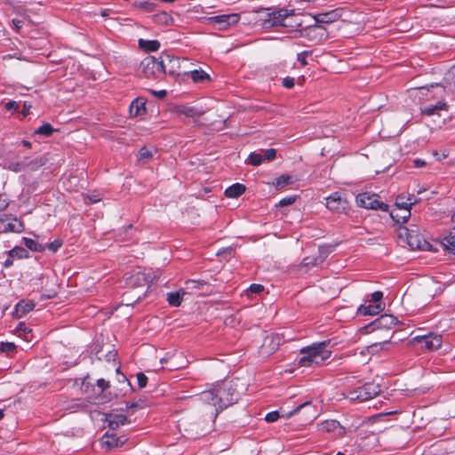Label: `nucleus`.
Instances as JSON below:
<instances>
[{
    "label": "nucleus",
    "mask_w": 455,
    "mask_h": 455,
    "mask_svg": "<svg viewBox=\"0 0 455 455\" xmlns=\"http://www.w3.org/2000/svg\"><path fill=\"white\" fill-rule=\"evenodd\" d=\"M9 205L8 196L6 194H0V212L4 211Z\"/></svg>",
    "instance_id": "obj_52"
},
{
    "label": "nucleus",
    "mask_w": 455,
    "mask_h": 455,
    "mask_svg": "<svg viewBox=\"0 0 455 455\" xmlns=\"http://www.w3.org/2000/svg\"><path fill=\"white\" fill-rule=\"evenodd\" d=\"M246 190V187L242 183H235L229 186L225 190V196L228 198H237L242 196Z\"/></svg>",
    "instance_id": "obj_24"
},
{
    "label": "nucleus",
    "mask_w": 455,
    "mask_h": 455,
    "mask_svg": "<svg viewBox=\"0 0 455 455\" xmlns=\"http://www.w3.org/2000/svg\"><path fill=\"white\" fill-rule=\"evenodd\" d=\"M107 420L110 429H116L120 426H124L130 422L126 415L115 413L108 414Z\"/></svg>",
    "instance_id": "obj_20"
},
{
    "label": "nucleus",
    "mask_w": 455,
    "mask_h": 455,
    "mask_svg": "<svg viewBox=\"0 0 455 455\" xmlns=\"http://www.w3.org/2000/svg\"><path fill=\"white\" fill-rule=\"evenodd\" d=\"M139 7L147 12H153L156 8V4L150 1H144L139 4Z\"/></svg>",
    "instance_id": "obj_47"
},
{
    "label": "nucleus",
    "mask_w": 455,
    "mask_h": 455,
    "mask_svg": "<svg viewBox=\"0 0 455 455\" xmlns=\"http://www.w3.org/2000/svg\"><path fill=\"white\" fill-rule=\"evenodd\" d=\"M407 244L413 250L418 249L421 251H431L432 245L424 239H421L420 235L416 230H412L410 236L408 237Z\"/></svg>",
    "instance_id": "obj_16"
},
{
    "label": "nucleus",
    "mask_w": 455,
    "mask_h": 455,
    "mask_svg": "<svg viewBox=\"0 0 455 455\" xmlns=\"http://www.w3.org/2000/svg\"><path fill=\"white\" fill-rule=\"evenodd\" d=\"M63 244V241L61 239H55L53 242L44 245L45 248H48L52 252H56Z\"/></svg>",
    "instance_id": "obj_46"
},
{
    "label": "nucleus",
    "mask_w": 455,
    "mask_h": 455,
    "mask_svg": "<svg viewBox=\"0 0 455 455\" xmlns=\"http://www.w3.org/2000/svg\"><path fill=\"white\" fill-rule=\"evenodd\" d=\"M239 20V13L220 14L208 18L209 24L213 25L220 30H226L231 25L238 23Z\"/></svg>",
    "instance_id": "obj_10"
},
{
    "label": "nucleus",
    "mask_w": 455,
    "mask_h": 455,
    "mask_svg": "<svg viewBox=\"0 0 455 455\" xmlns=\"http://www.w3.org/2000/svg\"><path fill=\"white\" fill-rule=\"evenodd\" d=\"M152 93L156 95L158 98H164L167 94L166 91L165 90H161V91H158V92H156V91H152Z\"/></svg>",
    "instance_id": "obj_62"
},
{
    "label": "nucleus",
    "mask_w": 455,
    "mask_h": 455,
    "mask_svg": "<svg viewBox=\"0 0 455 455\" xmlns=\"http://www.w3.org/2000/svg\"><path fill=\"white\" fill-rule=\"evenodd\" d=\"M263 290L264 286L259 283H252L249 287V291L251 293H260L261 291H263Z\"/></svg>",
    "instance_id": "obj_55"
},
{
    "label": "nucleus",
    "mask_w": 455,
    "mask_h": 455,
    "mask_svg": "<svg viewBox=\"0 0 455 455\" xmlns=\"http://www.w3.org/2000/svg\"><path fill=\"white\" fill-rule=\"evenodd\" d=\"M415 345L419 346L427 351H434L441 347L443 343L442 335L427 332L424 335H417L412 339Z\"/></svg>",
    "instance_id": "obj_8"
},
{
    "label": "nucleus",
    "mask_w": 455,
    "mask_h": 455,
    "mask_svg": "<svg viewBox=\"0 0 455 455\" xmlns=\"http://www.w3.org/2000/svg\"><path fill=\"white\" fill-rule=\"evenodd\" d=\"M205 285H207V283L204 280H188L186 282L187 289L191 290H199Z\"/></svg>",
    "instance_id": "obj_39"
},
{
    "label": "nucleus",
    "mask_w": 455,
    "mask_h": 455,
    "mask_svg": "<svg viewBox=\"0 0 455 455\" xmlns=\"http://www.w3.org/2000/svg\"><path fill=\"white\" fill-rule=\"evenodd\" d=\"M385 304H373L369 302L368 305L362 304L357 308V314L362 315H376L383 311Z\"/></svg>",
    "instance_id": "obj_18"
},
{
    "label": "nucleus",
    "mask_w": 455,
    "mask_h": 455,
    "mask_svg": "<svg viewBox=\"0 0 455 455\" xmlns=\"http://www.w3.org/2000/svg\"><path fill=\"white\" fill-rule=\"evenodd\" d=\"M131 294H132V291H127L126 292L124 293V300H125L127 302L126 303L127 305L134 304V303L140 301L143 298H145V296L147 294V291L137 294L135 296L136 298L134 299H132L133 298H132Z\"/></svg>",
    "instance_id": "obj_37"
},
{
    "label": "nucleus",
    "mask_w": 455,
    "mask_h": 455,
    "mask_svg": "<svg viewBox=\"0 0 455 455\" xmlns=\"http://www.w3.org/2000/svg\"><path fill=\"white\" fill-rule=\"evenodd\" d=\"M153 157L152 152L148 149L146 147H143L139 151V160L143 162H148Z\"/></svg>",
    "instance_id": "obj_41"
},
{
    "label": "nucleus",
    "mask_w": 455,
    "mask_h": 455,
    "mask_svg": "<svg viewBox=\"0 0 455 455\" xmlns=\"http://www.w3.org/2000/svg\"><path fill=\"white\" fill-rule=\"evenodd\" d=\"M282 84L287 89H291L295 85V80L293 77L286 76L283 79Z\"/></svg>",
    "instance_id": "obj_51"
},
{
    "label": "nucleus",
    "mask_w": 455,
    "mask_h": 455,
    "mask_svg": "<svg viewBox=\"0 0 455 455\" xmlns=\"http://www.w3.org/2000/svg\"><path fill=\"white\" fill-rule=\"evenodd\" d=\"M176 112L179 115H183L188 117L198 116V113L194 107L180 106L176 108Z\"/></svg>",
    "instance_id": "obj_36"
},
{
    "label": "nucleus",
    "mask_w": 455,
    "mask_h": 455,
    "mask_svg": "<svg viewBox=\"0 0 455 455\" xmlns=\"http://www.w3.org/2000/svg\"><path fill=\"white\" fill-rule=\"evenodd\" d=\"M17 330H20V331H25V332H26V331H28V332H30V331H31V330H28V329L26 327V325H25V323H20L18 324Z\"/></svg>",
    "instance_id": "obj_64"
},
{
    "label": "nucleus",
    "mask_w": 455,
    "mask_h": 455,
    "mask_svg": "<svg viewBox=\"0 0 455 455\" xmlns=\"http://www.w3.org/2000/svg\"><path fill=\"white\" fill-rule=\"evenodd\" d=\"M56 130L49 123L43 124L40 127L35 130L34 133L42 135L44 137H50Z\"/></svg>",
    "instance_id": "obj_35"
},
{
    "label": "nucleus",
    "mask_w": 455,
    "mask_h": 455,
    "mask_svg": "<svg viewBox=\"0 0 455 455\" xmlns=\"http://www.w3.org/2000/svg\"><path fill=\"white\" fill-rule=\"evenodd\" d=\"M12 25L15 28L17 32H19L20 29L23 26V21L21 20H18V19H12Z\"/></svg>",
    "instance_id": "obj_59"
},
{
    "label": "nucleus",
    "mask_w": 455,
    "mask_h": 455,
    "mask_svg": "<svg viewBox=\"0 0 455 455\" xmlns=\"http://www.w3.org/2000/svg\"><path fill=\"white\" fill-rule=\"evenodd\" d=\"M48 159L45 156H36L33 159L25 158L21 163H18L15 171H21L22 169L28 168L31 171H36L40 167L46 164Z\"/></svg>",
    "instance_id": "obj_15"
},
{
    "label": "nucleus",
    "mask_w": 455,
    "mask_h": 455,
    "mask_svg": "<svg viewBox=\"0 0 455 455\" xmlns=\"http://www.w3.org/2000/svg\"><path fill=\"white\" fill-rule=\"evenodd\" d=\"M338 18L339 14L336 10L328 12L318 13L317 15L315 16V20L317 23L323 24L332 23L335 20H337Z\"/></svg>",
    "instance_id": "obj_27"
},
{
    "label": "nucleus",
    "mask_w": 455,
    "mask_h": 455,
    "mask_svg": "<svg viewBox=\"0 0 455 455\" xmlns=\"http://www.w3.org/2000/svg\"><path fill=\"white\" fill-rule=\"evenodd\" d=\"M413 229H409L408 228L399 225L397 226L398 237L405 242L408 241V237L410 236L411 231Z\"/></svg>",
    "instance_id": "obj_40"
},
{
    "label": "nucleus",
    "mask_w": 455,
    "mask_h": 455,
    "mask_svg": "<svg viewBox=\"0 0 455 455\" xmlns=\"http://www.w3.org/2000/svg\"><path fill=\"white\" fill-rule=\"evenodd\" d=\"M295 179L289 174H282L279 177L275 178L273 181V185L275 189L280 190L284 187L291 185L295 182Z\"/></svg>",
    "instance_id": "obj_30"
},
{
    "label": "nucleus",
    "mask_w": 455,
    "mask_h": 455,
    "mask_svg": "<svg viewBox=\"0 0 455 455\" xmlns=\"http://www.w3.org/2000/svg\"><path fill=\"white\" fill-rule=\"evenodd\" d=\"M160 59L162 60L163 62H165V64H164L165 69V76H180V60L179 57H176L168 52H162L160 55Z\"/></svg>",
    "instance_id": "obj_11"
},
{
    "label": "nucleus",
    "mask_w": 455,
    "mask_h": 455,
    "mask_svg": "<svg viewBox=\"0 0 455 455\" xmlns=\"http://www.w3.org/2000/svg\"><path fill=\"white\" fill-rule=\"evenodd\" d=\"M97 387L100 388L101 392L105 391L106 389L110 387L109 381L104 379H99L97 380Z\"/></svg>",
    "instance_id": "obj_53"
},
{
    "label": "nucleus",
    "mask_w": 455,
    "mask_h": 455,
    "mask_svg": "<svg viewBox=\"0 0 455 455\" xmlns=\"http://www.w3.org/2000/svg\"><path fill=\"white\" fill-rule=\"evenodd\" d=\"M296 199H297V196H291L284 197V198L281 199L278 202V204H276V206L284 207V206L291 205L295 203Z\"/></svg>",
    "instance_id": "obj_44"
},
{
    "label": "nucleus",
    "mask_w": 455,
    "mask_h": 455,
    "mask_svg": "<svg viewBox=\"0 0 455 455\" xmlns=\"http://www.w3.org/2000/svg\"><path fill=\"white\" fill-rule=\"evenodd\" d=\"M185 294L184 291L180 290L178 291L168 292L166 300L169 305L172 307H179L180 306L183 300V295Z\"/></svg>",
    "instance_id": "obj_31"
},
{
    "label": "nucleus",
    "mask_w": 455,
    "mask_h": 455,
    "mask_svg": "<svg viewBox=\"0 0 455 455\" xmlns=\"http://www.w3.org/2000/svg\"><path fill=\"white\" fill-rule=\"evenodd\" d=\"M279 418H280L279 412L277 411H273L268 412L266 415L265 419L269 423H273V422H275Z\"/></svg>",
    "instance_id": "obj_50"
},
{
    "label": "nucleus",
    "mask_w": 455,
    "mask_h": 455,
    "mask_svg": "<svg viewBox=\"0 0 455 455\" xmlns=\"http://www.w3.org/2000/svg\"><path fill=\"white\" fill-rule=\"evenodd\" d=\"M156 275H152L151 273H145L141 271H137L132 274H131L125 280L126 286L130 291H132V290L138 289V288H144L145 286H148V288L150 287V283H153ZM148 289L146 291H148Z\"/></svg>",
    "instance_id": "obj_6"
},
{
    "label": "nucleus",
    "mask_w": 455,
    "mask_h": 455,
    "mask_svg": "<svg viewBox=\"0 0 455 455\" xmlns=\"http://www.w3.org/2000/svg\"><path fill=\"white\" fill-rule=\"evenodd\" d=\"M191 77L194 83L205 84L211 81V76L203 69H195L190 72H186Z\"/></svg>",
    "instance_id": "obj_23"
},
{
    "label": "nucleus",
    "mask_w": 455,
    "mask_h": 455,
    "mask_svg": "<svg viewBox=\"0 0 455 455\" xmlns=\"http://www.w3.org/2000/svg\"><path fill=\"white\" fill-rule=\"evenodd\" d=\"M324 259L325 256H323L321 252L317 256H307L302 259L300 267H304L309 269L313 267H316L322 264L324 261Z\"/></svg>",
    "instance_id": "obj_26"
},
{
    "label": "nucleus",
    "mask_w": 455,
    "mask_h": 455,
    "mask_svg": "<svg viewBox=\"0 0 455 455\" xmlns=\"http://www.w3.org/2000/svg\"><path fill=\"white\" fill-rule=\"evenodd\" d=\"M311 54L310 52H307V51H304V52H301L299 53H298L297 55V60L299 62H300V64L305 67L307 65V58Z\"/></svg>",
    "instance_id": "obj_48"
},
{
    "label": "nucleus",
    "mask_w": 455,
    "mask_h": 455,
    "mask_svg": "<svg viewBox=\"0 0 455 455\" xmlns=\"http://www.w3.org/2000/svg\"><path fill=\"white\" fill-rule=\"evenodd\" d=\"M12 259L13 258H10V255L8 254V258L4 262V266L5 267H10L11 266H12V264H13Z\"/></svg>",
    "instance_id": "obj_63"
},
{
    "label": "nucleus",
    "mask_w": 455,
    "mask_h": 455,
    "mask_svg": "<svg viewBox=\"0 0 455 455\" xmlns=\"http://www.w3.org/2000/svg\"><path fill=\"white\" fill-rule=\"evenodd\" d=\"M414 197L413 195H408V196H405L403 195H399L395 200V205L397 206L399 211H411V208L412 205L416 204L419 200L414 199L412 201V198Z\"/></svg>",
    "instance_id": "obj_19"
},
{
    "label": "nucleus",
    "mask_w": 455,
    "mask_h": 455,
    "mask_svg": "<svg viewBox=\"0 0 455 455\" xmlns=\"http://www.w3.org/2000/svg\"><path fill=\"white\" fill-rule=\"evenodd\" d=\"M447 109V104L443 101H438L435 105H428L421 108V113L427 116H434L440 110Z\"/></svg>",
    "instance_id": "obj_29"
},
{
    "label": "nucleus",
    "mask_w": 455,
    "mask_h": 455,
    "mask_svg": "<svg viewBox=\"0 0 455 455\" xmlns=\"http://www.w3.org/2000/svg\"><path fill=\"white\" fill-rule=\"evenodd\" d=\"M129 111L132 116L146 114V102L141 98L133 100L130 105Z\"/></svg>",
    "instance_id": "obj_22"
},
{
    "label": "nucleus",
    "mask_w": 455,
    "mask_h": 455,
    "mask_svg": "<svg viewBox=\"0 0 455 455\" xmlns=\"http://www.w3.org/2000/svg\"><path fill=\"white\" fill-rule=\"evenodd\" d=\"M106 438L107 440L104 441V444L108 449H112L118 446V437H116L115 435H107Z\"/></svg>",
    "instance_id": "obj_43"
},
{
    "label": "nucleus",
    "mask_w": 455,
    "mask_h": 455,
    "mask_svg": "<svg viewBox=\"0 0 455 455\" xmlns=\"http://www.w3.org/2000/svg\"><path fill=\"white\" fill-rule=\"evenodd\" d=\"M258 12L262 13L259 22V25L265 29L278 27L282 17L286 15V9H278L269 12L268 9L261 8Z\"/></svg>",
    "instance_id": "obj_7"
},
{
    "label": "nucleus",
    "mask_w": 455,
    "mask_h": 455,
    "mask_svg": "<svg viewBox=\"0 0 455 455\" xmlns=\"http://www.w3.org/2000/svg\"><path fill=\"white\" fill-rule=\"evenodd\" d=\"M319 430L323 433H330L335 438L343 437L346 435V427L336 419H327L319 424Z\"/></svg>",
    "instance_id": "obj_12"
},
{
    "label": "nucleus",
    "mask_w": 455,
    "mask_h": 455,
    "mask_svg": "<svg viewBox=\"0 0 455 455\" xmlns=\"http://www.w3.org/2000/svg\"><path fill=\"white\" fill-rule=\"evenodd\" d=\"M8 254L10 255V258L18 259H27L29 256L28 250L20 246H15L9 251Z\"/></svg>",
    "instance_id": "obj_34"
},
{
    "label": "nucleus",
    "mask_w": 455,
    "mask_h": 455,
    "mask_svg": "<svg viewBox=\"0 0 455 455\" xmlns=\"http://www.w3.org/2000/svg\"><path fill=\"white\" fill-rule=\"evenodd\" d=\"M35 307L36 303L33 300L20 299L14 307L12 316L17 319L21 318L33 311Z\"/></svg>",
    "instance_id": "obj_17"
},
{
    "label": "nucleus",
    "mask_w": 455,
    "mask_h": 455,
    "mask_svg": "<svg viewBox=\"0 0 455 455\" xmlns=\"http://www.w3.org/2000/svg\"><path fill=\"white\" fill-rule=\"evenodd\" d=\"M200 400L215 407L214 417L238 401L236 383L233 379L217 382L212 388L201 393Z\"/></svg>",
    "instance_id": "obj_1"
},
{
    "label": "nucleus",
    "mask_w": 455,
    "mask_h": 455,
    "mask_svg": "<svg viewBox=\"0 0 455 455\" xmlns=\"http://www.w3.org/2000/svg\"><path fill=\"white\" fill-rule=\"evenodd\" d=\"M165 62L153 56L143 59L140 64V69L144 77L152 80H162L165 76Z\"/></svg>",
    "instance_id": "obj_3"
},
{
    "label": "nucleus",
    "mask_w": 455,
    "mask_h": 455,
    "mask_svg": "<svg viewBox=\"0 0 455 455\" xmlns=\"http://www.w3.org/2000/svg\"><path fill=\"white\" fill-rule=\"evenodd\" d=\"M301 357L298 361L300 367H315L323 363L330 358L331 352L326 349V342L314 343L299 350Z\"/></svg>",
    "instance_id": "obj_2"
},
{
    "label": "nucleus",
    "mask_w": 455,
    "mask_h": 455,
    "mask_svg": "<svg viewBox=\"0 0 455 455\" xmlns=\"http://www.w3.org/2000/svg\"><path fill=\"white\" fill-rule=\"evenodd\" d=\"M401 212H395L392 211L390 217L393 220L395 226L403 225L408 221L411 217V211H400Z\"/></svg>",
    "instance_id": "obj_28"
},
{
    "label": "nucleus",
    "mask_w": 455,
    "mask_h": 455,
    "mask_svg": "<svg viewBox=\"0 0 455 455\" xmlns=\"http://www.w3.org/2000/svg\"><path fill=\"white\" fill-rule=\"evenodd\" d=\"M380 392V387L373 382L365 383L355 389L347 391V397L351 401L364 402L377 396Z\"/></svg>",
    "instance_id": "obj_4"
},
{
    "label": "nucleus",
    "mask_w": 455,
    "mask_h": 455,
    "mask_svg": "<svg viewBox=\"0 0 455 455\" xmlns=\"http://www.w3.org/2000/svg\"><path fill=\"white\" fill-rule=\"evenodd\" d=\"M25 229L22 220L12 214H3L0 216V234L9 232L21 233Z\"/></svg>",
    "instance_id": "obj_9"
},
{
    "label": "nucleus",
    "mask_w": 455,
    "mask_h": 455,
    "mask_svg": "<svg viewBox=\"0 0 455 455\" xmlns=\"http://www.w3.org/2000/svg\"><path fill=\"white\" fill-rule=\"evenodd\" d=\"M138 44L140 49L145 52H156L159 50L161 45L158 40H146L142 38L139 39Z\"/></svg>",
    "instance_id": "obj_25"
},
{
    "label": "nucleus",
    "mask_w": 455,
    "mask_h": 455,
    "mask_svg": "<svg viewBox=\"0 0 455 455\" xmlns=\"http://www.w3.org/2000/svg\"><path fill=\"white\" fill-rule=\"evenodd\" d=\"M293 20V11L290 12L286 9V15L282 17V20H280L281 22L278 24V27L288 28V31H296L297 28L300 26V23Z\"/></svg>",
    "instance_id": "obj_21"
},
{
    "label": "nucleus",
    "mask_w": 455,
    "mask_h": 455,
    "mask_svg": "<svg viewBox=\"0 0 455 455\" xmlns=\"http://www.w3.org/2000/svg\"><path fill=\"white\" fill-rule=\"evenodd\" d=\"M377 194H370L363 192L358 194L355 197L356 204L359 207L371 209V210H381L383 212L388 211V205L379 200Z\"/></svg>",
    "instance_id": "obj_5"
},
{
    "label": "nucleus",
    "mask_w": 455,
    "mask_h": 455,
    "mask_svg": "<svg viewBox=\"0 0 455 455\" xmlns=\"http://www.w3.org/2000/svg\"><path fill=\"white\" fill-rule=\"evenodd\" d=\"M369 297H371V299H366L365 302H371L373 304H384L382 302V299H383L382 291H374L373 293L370 294Z\"/></svg>",
    "instance_id": "obj_42"
},
{
    "label": "nucleus",
    "mask_w": 455,
    "mask_h": 455,
    "mask_svg": "<svg viewBox=\"0 0 455 455\" xmlns=\"http://www.w3.org/2000/svg\"><path fill=\"white\" fill-rule=\"evenodd\" d=\"M19 107V103L14 100H10L5 104V108L9 111H16Z\"/></svg>",
    "instance_id": "obj_57"
},
{
    "label": "nucleus",
    "mask_w": 455,
    "mask_h": 455,
    "mask_svg": "<svg viewBox=\"0 0 455 455\" xmlns=\"http://www.w3.org/2000/svg\"><path fill=\"white\" fill-rule=\"evenodd\" d=\"M311 403L309 402H306L302 404H299V406H297L295 409H293L292 411H289L286 415V418H291L292 415H294L295 413H297L298 411H299L302 408L304 407H307L308 405H310Z\"/></svg>",
    "instance_id": "obj_56"
},
{
    "label": "nucleus",
    "mask_w": 455,
    "mask_h": 455,
    "mask_svg": "<svg viewBox=\"0 0 455 455\" xmlns=\"http://www.w3.org/2000/svg\"><path fill=\"white\" fill-rule=\"evenodd\" d=\"M24 245L32 251L43 252L45 250V246L42 243H39L37 241L28 238H22Z\"/></svg>",
    "instance_id": "obj_32"
},
{
    "label": "nucleus",
    "mask_w": 455,
    "mask_h": 455,
    "mask_svg": "<svg viewBox=\"0 0 455 455\" xmlns=\"http://www.w3.org/2000/svg\"><path fill=\"white\" fill-rule=\"evenodd\" d=\"M87 199L89 203L95 204L101 200V197L99 195H88Z\"/></svg>",
    "instance_id": "obj_60"
},
{
    "label": "nucleus",
    "mask_w": 455,
    "mask_h": 455,
    "mask_svg": "<svg viewBox=\"0 0 455 455\" xmlns=\"http://www.w3.org/2000/svg\"><path fill=\"white\" fill-rule=\"evenodd\" d=\"M326 206L332 212L341 213L349 208V204L339 192H335L326 198Z\"/></svg>",
    "instance_id": "obj_13"
},
{
    "label": "nucleus",
    "mask_w": 455,
    "mask_h": 455,
    "mask_svg": "<svg viewBox=\"0 0 455 455\" xmlns=\"http://www.w3.org/2000/svg\"><path fill=\"white\" fill-rule=\"evenodd\" d=\"M263 154L260 152H251L247 160L246 164L252 166H259L264 162Z\"/></svg>",
    "instance_id": "obj_33"
},
{
    "label": "nucleus",
    "mask_w": 455,
    "mask_h": 455,
    "mask_svg": "<svg viewBox=\"0 0 455 455\" xmlns=\"http://www.w3.org/2000/svg\"><path fill=\"white\" fill-rule=\"evenodd\" d=\"M144 406H145V401L141 400V399L137 402L127 403V404H126L127 409L144 408Z\"/></svg>",
    "instance_id": "obj_54"
},
{
    "label": "nucleus",
    "mask_w": 455,
    "mask_h": 455,
    "mask_svg": "<svg viewBox=\"0 0 455 455\" xmlns=\"http://www.w3.org/2000/svg\"><path fill=\"white\" fill-rule=\"evenodd\" d=\"M138 386L140 388H143L148 384V377L143 372L137 373Z\"/></svg>",
    "instance_id": "obj_49"
},
{
    "label": "nucleus",
    "mask_w": 455,
    "mask_h": 455,
    "mask_svg": "<svg viewBox=\"0 0 455 455\" xmlns=\"http://www.w3.org/2000/svg\"><path fill=\"white\" fill-rule=\"evenodd\" d=\"M413 165L415 168H422L427 165V163L425 160L420 158H416L413 160Z\"/></svg>",
    "instance_id": "obj_58"
},
{
    "label": "nucleus",
    "mask_w": 455,
    "mask_h": 455,
    "mask_svg": "<svg viewBox=\"0 0 455 455\" xmlns=\"http://www.w3.org/2000/svg\"><path fill=\"white\" fill-rule=\"evenodd\" d=\"M17 350V346L13 342H1L0 343V353H5L6 355H11L15 353Z\"/></svg>",
    "instance_id": "obj_38"
},
{
    "label": "nucleus",
    "mask_w": 455,
    "mask_h": 455,
    "mask_svg": "<svg viewBox=\"0 0 455 455\" xmlns=\"http://www.w3.org/2000/svg\"><path fill=\"white\" fill-rule=\"evenodd\" d=\"M261 153L263 154L264 160L267 161H273L276 157V149L275 148H268V149H262Z\"/></svg>",
    "instance_id": "obj_45"
},
{
    "label": "nucleus",
    "mask_w": 455,
    "mask_h": 455,
    "mask_svg": "<svg viewBox=\"0 0 455 455\" xmlns=\"http://www.w3.org/2000/svg\"><path fill=\"white\" fill-rule=\"evenodd\" d=\"M398 323L396 317L392 315L383 314L375 319L370 326L372 330L391 329Z\"/></svg>",
    "instance_id": "obj_14"
},
{
    "label": "nucleus",
    "mask_w": 455,
    "mask_h": 455,
    "mask_svg": "<svg viewBox=\"0 0 455 455\" xmlns=\"http://www.w3.org/2000/svg\"><path fill=\"white\" fill-rule=\"evenodd\" d=\"M30 108H31V105L28 104V102L25 101L23 104V109H22V115L24 116H27L29 114Z\"/></svg>",
    "instance_id": "obj_61"
}]
</instances>
